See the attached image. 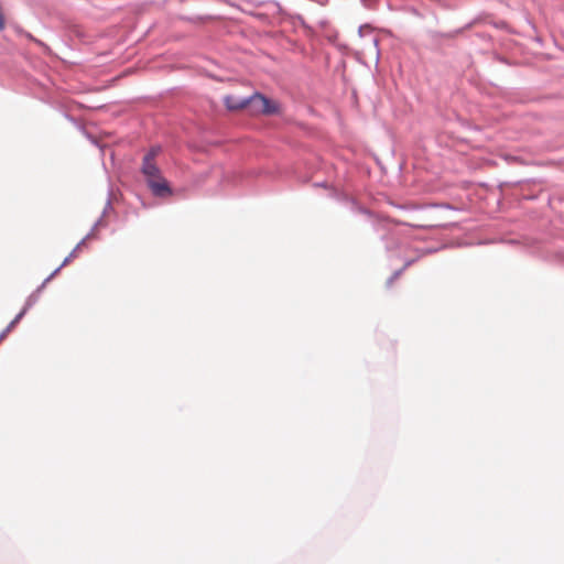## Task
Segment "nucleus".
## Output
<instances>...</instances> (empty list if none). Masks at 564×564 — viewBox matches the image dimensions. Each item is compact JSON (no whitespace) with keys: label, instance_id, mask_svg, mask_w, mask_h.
<instances>
[{"label":"nucleus","instance_id":"obj_1","mask_svg":"<svg viewBox=\"0 0 564 564\" xmlns=\"http://www.w3.org/2000/svg\"><path fill=\"white\" fill-rule=\"evenodd\" d=\"M141 172L154 196H170L172 191L156 163L142 162Z\"/></svg>","mask_w":564,"mask_h":564},{"label":"nucleus","instance_id":"obj_2","mask_svg":"<svg viewBox=\"0 0 564 564\" xmlns=\"http://www.w3.org/2000/svg\"><path fill=\"white\" fill-rule=\"evenodd\" d=\"M248 106L251 107L254 113H262L267 116L275 115L280 111L278 102L264 97L261 94H254L248 98Z\"/></svg>","mask_w":564,"mask_h":564},{"label":"nucleus","instance_id":"obj_3","mask_svg":"<svg viewBox=\"0 0 564 564\" xmlns=\"http://www.w3.org/2000/svg\"><path fill=\"white\" fill-rule=\"evenodd\" d=\"M224 102L228 110L236 111L248 106V98H238L236 96L228 95L224 98Z\"/></svg>","mask_w":564,"mask_h":564},{"label":"nucleus","instance_id":"obj_4","mask_svg":"<svg viewBox=\"0 0 564 564\" xmlns=\"http://www.w3.org/2000/svg\"><path fill=\"white\" fill-rule=\"evenodd\" d=\"M161 148L159 145L152 147L149 152L143 156L142 162L155 163V158L160 154Z\"/></svg>","mask_w":564,"mask_h":564},{"label":"nucleus","instance_id":"obj_5","mask_svg":"<svg viewBox=\"0 0 564 564\" xmlns=\"http://www.w3.org/2000/svg\"><path fill=\"white\" fill-rule=\"evenodd\" d=\"M85 245V240H82L75 248L74 250L70 252V254L65 258L64 262H63V265L67 264L72 258H75L77 256V252L80 250L82 246Z\"/></svg>","mask_w":564,"mask_h":564},{"label":"nucleus","instance_id":"obj_6","mask_svg":"<svg viewBox=\"0 0 564 564\" xmlns=\"http://www.w3.org/2000/svg\"><path fill=\"white\" fill-rule=\"evenodd\" d=\"M23 315V312H21L10 324L9 326L6 328V330L1 334L0 336V339H2L13 327L14 325L19 322V319L22 317Z\"/></svg>","mask_w":564,"mask_h":564}]
</instances>
